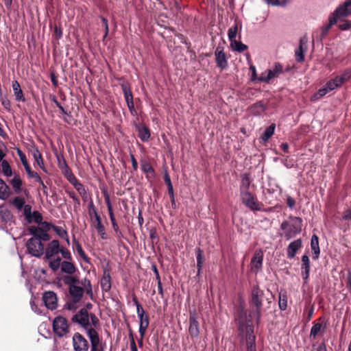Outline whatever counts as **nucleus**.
Instances as JSON below:
<instances>
[{
	"label": "nucleus",
	"mask_w": 351,
	"mask_h": 351,
	"mask_svg": "<svg viewBox=\"0 0 351 351\" xmlns=\"http://www.w3.org/2000/svg\"><path fill=\"white\" fill-rule=\"evenodd\" d=\"M73 321L79 324L86 331L89 340L92 337L99 338L98 330L100 329L99 321L95 315L88 313L85 308L81 309L73 317Z\"/></svg>",
	"instance_id": "nucleus-1"
},
{
	"label": "nucleus",
	"mask_w": 351,
	"mask_h": 351,
	"mask_svg": "<svg viewBox=\"0 0 351 351\" xmlns=\"http://www.w3.org/2000/svg\"><path fill=\"white\" fill-rule=\"evenodd\" d=\"M236 322L239 326V330L241 335L245 337L247 351H256L255 340L256 337L254 335V327L252 320L243 310L238 312Z\"/></svg>",
	"instance_id": "nucleus-2"
},
{
	"label": "nucleus",
	"mask_w": 351,
	"mask_h": 351,
	"mask_svg": "<svg viewBox=\"0 0 351 351\" xmlns=\"http://www.w3.org/2000/svg\"><path fill=\"white\" fill-rule=\"evenodd\" d=\"M302 221L299 217H291L289 221H284L281 228L284 230L285 237L290 239L300 232Z\"/></svg>",
	"instance_id": "nucleus-3"
},
{
	"label": "nucleus",
	"mask_w": 351,
	"mask_h": 351,
	"mask_svg": "<svg viewBox=\"0 0 351 351\" xmlns=\"http://www.w3.org/2000/svg\"><path fill=\"white\" fill-rule=\"evenodd\" d=\"M241 199L242 203L250 210L256 211L260 210L261 208V204L257 200L254 195L248 192H243L240 193Z\"/></svg>",
	"instance_id": "nucleus-4"
},
{
	"label": "nucleus",
	"mask_w": 351,
	"mask_h": 351,
	"mask_svg": "<svg viewBox=\"0 0 351 351\" xmlns=\"http://www.w3.org/2000/svg\"><path fill=\"white\" fill-rule=\"evenodd\" d=\"M29 254L36 257L41 256L44 253V246L37 238H30L26 243Z\"/></svg>",
	"instance_id": "nucleus-5"
},
{
	"label": "nucleus",
	"mask_w": 351,
	"mask_h": 351,
	"mask_svg": "<svg viewBox=\"0 0 351 351\" xmlns=\"http://www.w3.org/2000/svg\"><path fill=\"white\" fill-rule=\"evenodd\" d=\"M54 332L59 337H62L69 332V324L66 318L62 316L56 317L53 322Z\"/></svg>",
	"instance_id": "nucleus-6"
},
{
	"label": "nucleus",
	"mask_w": 351,
	"mask_h": 351,
	"mask_svg": "<svg viewBox=\"0 0 351 351\" xmlns=\"http://www.w3.org/2000/svg\"><path fill=\"white\" fill-rule=\"evenodd\" d=\"M9 204L10 207L19 213L22 212L23 215L29 213V207L31 206L29 204H26L25 198L21 196H16L10 199Z\"/></svg>",
	"instance_id": "nucleus-7"
},
{
	"label": "nucleus",
	"mask_w": 351,
	"mask_h": 351,
	"mask_svg": "<svg viewBox=\"0 0 351 351\" xmlns=\"http://www.w3.org/2000/svg\"><path fill=\"white\" fill-rule=\"evenodd\" d=\"M74 351H88L89 344L85 337L79 332H75L72 338Z\"/></svg>",
	"instance_id": "nucleus-8"
},
{
	"label": "nucleus",
	"mask_w": 351,
	"mask_h": 351,
	"mask_svg": "<svg viewBox=\"0 0 351 351\" xmlns=\"http://www.w3.org/2000/svg\"><path fill=\"white\" fill-rule=\"evenodd\" d=\"M263 292L258 287H254L252 291V302L256 308L258 317L260 316V311L262 307V298Z\"/></svg>",
	"instance_id": "nucleus-9"
},
{
	"label": "nucleus",
	"mask_w": 351,
	"mask_h": 351,
	"mask_svg": "<svg viewBox=\"0 0 351 351\" xmlns=\"http://www.w3.org/2000/svg\"><path fill=\"white\" fill-rule=\"evenodd\" d=\"M60 252V243L58 240H53L48 243L45 252V258L47 260L51 259Z\"/></svg>",
	"instance_id": "nucleus-10"
},
{
	"label": "nucleus",
	"mask_w": 351,
	"mask_h": 351,
	"mask_svg": "<svg viewBox=\"0 0 351 351\" xmlns=\"http://www.w3.org/2000/svg\"><path fill=\"white\" fill-rule=\"evenodd\" d=\"M43 300L46 307L53 310L57 307L58 299L56 294L53 291H47L43 294Z\"/></svg>",
	"instance_id": "nucleus-11"
},
{
	"label": "nucleus",
	"mask_w": 351,
	"mask_h": 351,
	"mask_svg": "<svg viewBox=\"0 0 351 351\" xmlns=\"http://www.w3.org/2000/svg\"><path fill=\"white\" fill-rule=\"evenodd\" d=\"M263 253L262 251H256L251 261V270L254 273H257L261 269L263 266Z\"/></svg>",
	"instance_id": "nucleus-12"
},
{
	"label": "nucleus",
	"mask_w": 351,
	"mask_h": 351,
	"mask_svg": "<svg viewBox=\"0 0 351 351\" xmlns=\"http://www.w3.org/2000/svg\"><path fill=\"white\" fill-rule=\"evenodd\" d=\"M17 153L28 176L29 178H34L36 180H40V176L36 172L32 171L25 155L20 149L17 150Z\"/></svg>",
	"instance_id": "nucleus-13"
},
{
	"label": "nucleus",
	"mask_w": 351,
	"mask_h": 351,
	"mask_svg": "<svg viewBox=\"0 0 351 351\" xmlns=\"http://www.w3.org/2000/svg\"><path fill=\"white\" fill-rule=\"evenodd\" d=\"M215 55L217 66L221 69L226 68L228 66V61L223 49L219 47H217Z\"/></svg>",
	"instance_id": "nucleus-14"
},
{
	"label": "nucleus",
	"mask_w": 351,
	"mask_h": 351,
	"mask_svg": "<svg viewBox=\"0 0 351 351\" xmlns=\"http://www.w3.org/2000/svg\"><path fill=\"white\" fill-rule=\"evenodd\" d=\"M189 332L192 337H197L199 334V323L194 313H190Z\"/></svg>",
	"instance_id": "nucleus-15"
},
{
	"label": "nucleus",
	"mask_w": 351,
	"mask_h": 351,
	"mask_svg": "<svg viewBox=\"0 0 351 351\" xmlns=\"http://www.w3.org/2000/svg\"><path fill=\"white\" fill-rule=\"evenodd\" d=\"M350 6L344 2L342 5H339L330 16H335L337 21L339 18L346 17L350 13L349 10Z\"/></svg>",
	"instance_id": "nucleus-16"
},
{
	"label": "nucleus",
	"mask_w": 351,
	"mask_h": 351,
	"mask_svg": "<svg viewBox=\"0 0 351 351\" xmlns=\"http://www.w3.org/2000/svg\"><path fill=\"white\" fill-rule=\"evenodd\" d=\"M90 207L92 208L93 213L95 214V220H96L95 228H96L98 234L101 236V239H105L106 238V234L104 227L101 222L100 217L97 214L93 204H91L90 205Z\"/></svg>",
	"instance_id": "nucleus-17"
},
{
	"label": "nucleus",
	"mask_w": 351,
	"mask_h": 351,
	"mask_svg": "<svg viewBox=\"0 0 351 351\" xmlns=\"http://www.w3.org/2000/svg\"><path fill=\"white\" fill-rule=\"evenodd\" d=\"M122 90L128 107L130 109V112H132L133 111H134V106L133 103V97L131 90L130 88H128L125 84L122 85Z\"/></svg>",
	"instance_id": "nucleus-18"
},
{
	"label": "nucleus",
	"mask_w": 351,
	"mask_h": 351,
	"mask_svg": "<svg viewBox=\"0 0 351 351\" xmlns=\"http://www.w3.org/2000/svg\"><path fill=\"white\" fill-rule=\"evenodd\" d=\"M101 287L103 291L108 292L111 289V277L108 270H104L101 279Z\"/></svg>",
	"instance_id": "nucleus-19"
},
{
	"label": "nucleus",
	"mask_w": 351,
	"mask_h": 351,
	"mask_svg": "<svg viewBox=\"0 0 351 351\" xmlns=\"http://www.w3.org/2000/svg\"><path fill=\"white\" fill-rule=\"evenodd\" d=\"M302 247L301 239H296L291 242L287 247V256L289 258L295 257L296 252Z\"/></svg>",
	"instance_id": "nucleus-20"
},
{
	"label": "nucleus",
	"mask_w": 351,
	"mask_h": 351,
	"mask_svg": "<svg viewBox=\"0 0 351 351\" xmlns=\"http://www.w3.org/2000/svg\"><path fill=\"white\" fill-rule=\"evenodd\" d=\"M302 276L304 280H307L310 273V261L307 255L302 257Z\"/></svg>",
	"instance_id": "nucleus-21"
},
{
	"label": "nucleus",
	"mask_w": 351,
	"mask_h": 351,
	"mask_svg": "<svg viewBox=\"0 0 351 351\" xmlns=\"http://www.w3.org/2000/svg\"><path fill=\"white\" fill-rule=\"evenodd\" d=\"M24 216L29 223H40L43 220L42 215L38 211L32 212V206L29 207L28 213H25Z\"/></svg>",
	"instance_id": "nucleus-22"
},
{
	"label": "nucleus",
	"mask_w": 351,
	"mask_h": 351,
	"mask_svg": "<svg viewBox=\"0 0 351 351\" xmlns=\"http://www.w3.org/2000/svg\"><path fill=\"white\" fill-rule=\"evenodd\" d=\"M12 86L15 96V99L17 101L24 102L25 101L23 91L21 88L19 83L16 80H14L12 83Z\"/></svg>",
	"instance_id": "nucleus-23"
},
{
	"label": "nucleus",
	"mask_w": 351,
	"mask_h": 351,
	"mask_svg": "<svg viewBox=\"0 0 351 351\" xmlns=\"http://www.w3.org/2000/svg\"><path fill=\"white\" fill-rule=\"evenodd\" d=\"M69 293L73 297L74 302H77L80 300L84 293V289L78 286L71 285Z\"/></svg>",
	"instance_id": "nucleus-24"
},
{
	"label": "nucleus",
	"mask_w": 351,
	"mask_h": 351,
	"mask_svg": "<svg viewBox=\"0 0 351 351\" xmlns=\"http://www.w3.org/2000/svg\"><path fill=\"white\" fill-rule=\"evenodd\" d=\"M242 25L240 22L236 21L235 23L229 28L228 32V36L230 41H232L233 40H235L237 38V36L241 30Z\"/></svg>",
	"instance_id": "nucleus-25"
},
{
	"label": "nucleus",
	"mask_w": 351,
	"mask_h": 351,
	"mask_svg": "<svg viewBox=\"0 0 351 351\" xmlns=\"http://www.w3.org/2000/svg\"><path fill=\"white\" fill-rule=\"evenodd\" d=\"M138 317L139 318V333L143 338L149 326V318L146 315Z\"/></svg>",
	"instance_id": "nucleus-26"
},
{
	"label": "nucleus",
	"mask_w": 351,
	"mask_h": 351,
	"mask_svg": "<svg viewBox=\"0 0 351 351\" xmlns=\"http://www.w3.org/2000/svg\"><path fill=\"white\" fill-rule=\"evenodd\" d=\"M311 247L313 252V258L317 259L319 257V254L320 253L319 247V240L318 237L313 234L311 237Z\"/></svg>",
	"instance_id": "nucleus-27"
},
{
	"label": "nucleus",
	"mask_w": 351,
	"mask_h": 351,
	"mask_svg": "<svg viewBox=\"0 0 351 351\" xmlns=\"http://www.w3.org/2000/svg\"><path fill=\"white\" fill-rule=\"evenodd\" d=\"M136 129L138 132V136L143 141H147L150 137L149 129L143 125H137Z\"/></svg>",
	"instance_id": "nucleus-28"
},
{
	"label": "nucleus",
	"mask_w": 351,
	"mask_h": 351,
	"mask_svg": "<svg viewBox=\"0 0 351 351\" xmlns=\"http://www.w3.org/2000/svg\"><path fill=\"white\" fill-rule=\"evenodd\" d=\"M90 341V351H104V346L100 338L92 337Z\"/></svg>",
	"instance_id": "nucleus-29"
},
{
	"label": "nucleus",
	"mask_w": 351,
	"mask_h": 351,
	"mask_svg": "<svg viewBox=\"0 0 351 351\" xmlns=\"http://www.w3.org/2000/svg\"><path fill=\"white\" fill-rule=\"evenodd\" d=\"M10 195V189L9 186L0 179V199L3 200L7 199Z\"/></svg>",
	"instance_id": "nucleus-30"
},
{
	"label": "nucleus",
	"mask_w": 351,
	"mask_h": 351,
	"mask_svg": "<svg viewBox=\"0 0 351 351\" xmlns=\"http://www.w3.org/2000/svg\"><path fill=\"white\" fill-rule=\"evenodd\" d=\"M10 184L16 193H21L23 182L19 175H14V178L10 180Z\"/></svg>",
	"instance_id": "nucleus-31"
},
{
	"label": "nucleus",
	"mask_w": 351,
	"mask_h": 351,
	"mask_svg": "<svg viewBox=\"0 0 351 351\" xmlns=\"http://www.w3.org/2000/svg\"><path fill=\"white\" fill-rule=\"evenodd\" d=\"M251 181L250 180L249 176L247 174H243L241 176V182L240 186V193L243 192H248L249 187L250 185Z\"/></svg>",
	"instance_id": "nucleus-32"
},
{
	"label": "nucleus",
	"mask_w": 351,
	"mask_h": 351,
	"mask_svg": "<svg viewBox=\"0 0 351 351\" xmlns=\"http://www.w3.org/2000/svg\"><path fill=\"white\" fill-rule=\"evenodd\" d=\"M195 254H196L197 268V275L199 276L201 273V270L202 269L203 264H204V256H203L202 251L199 248L197 249Z\"/></svg>",
	"instance_id": "nucleus-33"
},
{
	"label": "nucleus",
	"mask_w": 351,
	"mask_h": 351,
	"mask_svg": "<svg viewBox=\"0 0 351 351\" xmlns=\"http://www.w3.org/2000/svg\"><path fill=\"white\" fill-rule=\"evenodd\" d=\"M61 270L62 272L68 274H73L75 271V267L74 265L70 262L68 261H63L61 263Z\"/></svg>",
	"instance_id": "nucleus-34"
},
{
	"label": "nucleus",
	"mask_w": 351,
	"mask_h": 351,
	"mask_svg": "<svg viewBox=\"0 0 351 351\" xmlns=\"http://www.w3.org/2000/svg\"><path fill=\"white\" fill-rule=\"evenodd\" d=\"M269 75L271 77V80L278 77L282 73V66L280 64H275L274 66L268 70Z\"/></svg>",
	"instance_id": "nucleus-35"
},
{
	"label": "nucleus",
	"mask_w": 351,
	"mask_h": 351,
	"mask_svg": "<svg viewBox=\"0 0 351 351\" xmlns=\"http://www.w3.org/2000/svg\"><path fill=\"white\" fill-rule=\"evenodd\" d=\"M324 332V327H323L322 324L321 323H315L311 328L310 337L315 339L317 335L322 333Z\"/></svg>",
	"instance_id": "nucleus-36"
},
{
	"label": "nucleus",
	"mask_w": 351,
	"mask_h": 351,
	"mask_svg": "<svg viewBox=\"0 0 351 351\" xmlns=\"http://www.w3.org/2000/svg\"><path fill=\"white\" fill-rule=\"evenodd\" d=\"M53 231L62 239H64L68 245L70 244L67 232L59 226H52Z\"/></svg>",
	"instance_id": "nucleus-37"
},
{
	"label": "nucleus",
	"mask_w": 351,
	"mask_h": 351,
	"mask_svg": "<svg viewBox=\"0 0 351 351\" xmlns=\"http://www.w3.org/2000/svg\"><path fill=\"white\" fill-rule=\"evenodd\" d=\"M275 128V124H271L265 129V132L261 136V138L264 142L267 141L270 138V137L274 134Z\"/></svg>",
	"instance_id": "nucleus-38"
},
{
	"label": "nucleus",
	"mask_w": 351,
	"mask_h": 351,
	"mask_svg": "<svg viewBox=\"0 0 351 351\" xmlns=\"http://www.w3.org/2000/svg\"><path fill=\"white\" fill-rule=\"evenodd\" d=\"M230 42V46L234 51L243 52L247 49V46L241 42L237 41L236 39Z\"/></svg>",
	"instance_id": "nucleus-39"
},
{
	"label": "nucleus",
	"mask_w": 351,
	"mask_h": 351,
	"mask_svg": "<svg viewBox=\"0 0 351 351\" xmlns=\"http://www.w3.org/2000/svg\"><path fill=\"white\" fill-rule=\"evenodd\" d=\"M341 81L340 80H337V77L328 81L326 84V87L328 90L329 92L335 90L336 88L339 87L341 86Z\"/></svg>",
	"instance_id": "nucleus-40"
},
{
	"label": "nucleus",
	"mask_w": 351,
	"mask_h": 351,
	"mask_svg": "<svg viewBox=\"0 0 351 351\" xmlns=\"http://www.w3.org/2000/svg\"><path fill=\"white\" fill-rule=\"evenodd\" d=\"M35 162L43 169H44V162L42 156L38 149H35L32 152Z\"/></svg>",
	"instance_id": "nucleus-41"
},
{
	"label": "nucleus",
	"mask_w": 351,
	"mask_h": 351,
	"mask_svg": "<svg viewBox=\"0 0 351 351\" xmlns=\"http://www.w3.org/2000/svg\"><path fill=\"white\" fill-rule=\"evenodd\" d=\"M328 93H329L328 90L326 87V86L322 88H320L317 93H315L312 97L311 100V101H316L317 99H321L322 97H324L325 95H326Z\"/></svg>",
	"instance_id": "nucleus-42"
},
{
	"label": "nucleus",
	"mask_w": 351,
	"mask_h": 351,
	"mask_svg": "<svg viewBox=\"0 0 351 351\" xmlns=\"http://www.w3.org/2000/svg\"><path fill=\"white\" fill-rule=\"evenodd\" d=\"M81 284L84 287L86 293L92 297L93 289L90 280L87 278H84L82 280Z\"/></svg>",
	"instance_id": "nucleus-43"
},
{
	"label": "nucleus",
	"mask_w": 351,
	"mask_h": 351,
	"mask_svg": "<svg viewBox=\"0 0 351 351\" xmlns=\"http://www.w3.org/2000/svg\"><path fill=\"white\" fill-rule=\"evenodd\" d=\"M81 284L84 287L86 293L92 297L93 289L90 280L87 278H84L82 280Z\"/></svg>",
	"instance_id": "nucleus-44"
},
{
	"label": "nucleus",
	"mask_w": 351,
	"mask_h": 351,
	"mask_svg": "<svg viewBox=\"0 0 351 351\" xmlns=\"http://www.w3.org/2000/svg\"><path fill=\"white\" fill-rule=\"evenodd\" d=\"M336 77L337 80H340L341 84H343L351 78V69H346L341 75Z\"/></svg>",
	"instance_id": "nucleus-45"
},
{
	"label": "nucleus",
	"mask_w": 351,
	"mask_h": 351,
	"mask_svg": "<svg viewBox=\"0 0 351 351\" xmlns=\"http://www.w3.org/2000/svg\"><path fill=\"white\" fill-rule=\"evenodd\" d=\"M2 171L5 176H12V169L9 163L6 160H2L1 162Z\"/></svg>",
	"instance_id": "nucleus-46"
},
{
	"label": "nucleus",
	"mask_w": 351,
	"mask_h": 351,
	"mask_svg": "<svg viewBox=\"0 0 351 351\" xmlns=\"http://www.w3.org/2000/svg\"><path fill=\"white\" fill-rule=\"evenodd\" d=\"M60 261H61V259L60 257H58L57 258L53 259V260L50 259L49 263V266L53 271H56L59 269V267L61 265Z\"/></svg>",
	"instance_id": "nucleus-47"
},
{
	"label": "nucleus",
	"mask_w": 351,
	"mask_h": 351,
	"mask_svg": "<svg viewBox=\"0 0 351 351\" xmlns=\"http://www.w3.org/2000/svg\"><path fill=\"white\" fill-rule=\"evenodd\" d=\"M29 230L30 233L34 236L33 238H37L39 239L40 234L43 233V230L38 227L31 226Z\"/></svg>",
	"instance_id": "nucleus-48"
},
{
	"label": "nucleus",
	"mask_w": 351,
	"mask_h": 351,
	"mask_svg": "<svg viewBox=\"0 0 351 351\" xmlns=\"http://www.w3.org/2000/svg\"><path fill=\"white\" fill-rule=\"evenodd\" d=\"M337 23V20L335 16H329L328 24L323 27V34H326L330 27Z\"/></svg>",
	"instance_id": "nucleus-49"
},
{
	"label": "nucleus",
	"mask_w": 351,
	"mask_h": 351,
	"mask_svg": "<svg viewBox=\"0 0 351 351\" xmlns=\"http://www.w3.org/2000/svg\"><path fill=\"white\" fill-rule=\"evenodd\" d=\"M304 51L302 49V44L300 43V47L298 50L295 51V58L298 62H302L304 60Z\"/></svg>",
	"instance_id": "nucleus-50"
},
{
	"label": "nucleus",
	"mask_w": 351,
	"mask_h": 351,
	"mask_svg": "<svg viewBox=\"0 0 351 351\" xmlns=\"http://www.w3.org/2000/svg\"><path fill=\"white\" fill-rule=\"evenodd\" d=\"M287 298L285 294H279V306L281 310H285L287 308Z\"/></svg>",
	"instance_id": "nucleus-51"
},
{
	"label": "nucleus",
	"mask_w": 351,
	"mask_h": 351,
	"mask_svg": "<svg viewBox=\"0 0 351 351\" xmlns=\"http://www.w3.org/2000/svg\"><path fill=\"white\" fill-rule=\"evenodd\" d=\"M62 257L64 258V259H66V260H71V254L70 253V252L65 247H60V252Z\"/></svg>",
	"instance_id": "nucleus-52"
},
{
	"label": "nucleus",
	"mask_w": 351,
	"mask_h": 351,
	"mask_svg": "<svg viewBox=\"0 0 351 351\" xmlns=\"http://www.w3.org/2000/svg\"><path fill=\"white\" fill-rule=\"evenodd\" d=\"M38 228H40L43 231H47L48 232L51 228H52V225L49 223L48 222L42 221L38 223Z\"/></svg>",
	"instance_id": "nucleus-53"
},
{
	"label": "nucleus",
	"mask_w": 351,
	"mask_h": 351,
	"mask_svg": "<svg viewBox=\"0 0 351 351\" xmlns=\"http://www.w3.org/2000/svg\"><path fill=\"white\" fill-rule=\"evenodd\" d=\"M258 80L261 82H269L271 80V77L269 75L268 71H265L261 73Z\"/></svg>",
	"instance_id": "nucleus-54"
},
{
	"label": "nucleus",
	"mask_w": 351,
	"mask_h": 351,
	"mask_svg": "<svg viewBox=\"0 0 351 351\" xmlns=\"http://www.w3.org/2000/svg\"><path fill=\"white\" fill-rule=\"evenodd\" d=\"M141 169L147 173L154 174V169L149 163L143 164L141 165Z\"/></svg>",
	"instance_id": "nucleus-55"
},
{
	"label": "nucleus",
	"mask_w": 351,
	"mask_h": 351,
	"mask_svg": "<svg viewBox=\"0 0 351 351\" xmlns=\"http://www.w3.org/2000/svg\"><path fill=\"white\" fill-rule=\"evenodd\" d=\"M74 187L75 188V189L79 192V193L81 195H82V196L86 195V189L81 183L78 182L77 184H76L74 186Z\"/></svg>",
	"instance_id": "nucleus-56"
},
{
	"label": "nucleus",
	"mask_w": 351,
	"mask_h": 351,
	"mask_svg": "<svg viewBox=\"0 0 351 351\" xmlns=\"http://www.w3.org/2000/svg\"><path fill=\"white\" fill-rule=\"evenodd\" d=\"M134 303L136 306V313H137L138 317H142V315H145V311L142 308L141 305L138 303V302L137 300H134Z\"/></svg>",
	"instance_id": "nucleus-57"
},
{
	"label": "nucleus",
	"mask_w": 351,
	"mask_h": 351,
	"mask_svg": "<svg viewBox=\"0 0 351 351\" xmlns=\"http://www.w3.org/2000/svg\"><path fill=\"white\" fill-rule=\"evenodd\" d=\"M341 30H348L351 28V21H345L339 25Z\"/></svg>",
	"instance_id": "nucleus-58"
},
{
	"label": "nucleus",
	"mask_w": 351,
	"mask_h": 351,
	"mask_svg": "<svg viewBox=\"0 0 351 351\" xmlns=\"http://www.w3.org/2000/svg\"><path fill=\"white\" fill-rule=\"evenodd\" d=\"M269 5H282L285 6L286 5V2L284 1L282 3H280L279 0H263Z\"/></svg>",
	"instance_id": "nucleus-59"
},
{
	"label": "nucleus",
	"mask_w": 351,
	"mask_h": 351,
	"mask_svg": "<svg viewBox=\"0 0 351 351\" xmlns=\"http://www.w3.org/2000/svg\"><path fill=\"white\" fill-rule=\"evenodd\" d=\"M253 108L254 110H256V113H261L262 112L264 111L265 110V107L263 106V104L261 103V102H259V103H257L254 106H253Z\"/></svg>",
	"instance_id": "nucleus-60"
},
{
	"label": "nucleus",
	"mask_w": 351,
	"mask_h": 351,
	"mask_svg": "<svg viewBox=\"0 0 351 351\" xmlns=\"http://www.w3.org/2000/svg\"><path fill=\"white\" fill-rule=\"evenodd\" d=\"M342 219L344 220H351V208L345 210Z\"/></svg>",
	"instance_id": "nucleus-61"
},
{
	"label": "nucleus",
	"mask_w": 351,
	"mask_h": 351,
	"mask_svg": "<svg viewBox=\"0 0 351 351\" xmlns=\"http://www.w3.org/2000/svg\"><path fill=\"white\" fill-rule=\"evenodd\" d=\"M101 22L105 28V34L104 36V39L108 34V21L105 18H101Z\"/></svg>",
	"instance_id": "nucleus-62"
},
{
	"label": "nucleus",
	"mask_w": 351,
	"mask_h": 351,
	"mask_svg": "<svg viewBox=\"0 0 351 351\" xmlns=\"http://www.w3.org/2000/svg\"><path fill=\"white\" fill-rule=\"evenodd\" d=\"M49 239V236L47 231H43V233L40 234L39 240L48 241Z\"/></svg>",
	"instance_id": "nucleus-63"
},
{
	"label": "nucleus",
	"mask_w": 351,
	"mask_h": 351,
	"mask_svg": "<svg viewBox=\"0 0 351 351\" xmlns=\"http://www.w3.org/2000/svg\"><path fill=\"white\" fill-rule=\"evenodd\" d=\"M68 180L70 182V183L72 184L73 186H75L76 184H77L79 182L77 181V180L76 179V178L72 174H71L68 177Z\"/></svg>",
	"instance_id": "nucleus-64"
}]
</instances>
